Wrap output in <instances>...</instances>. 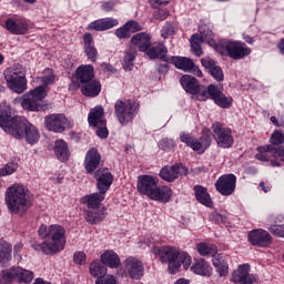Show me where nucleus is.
<instances>
[{"label": "nucleus", "instance_id": "62", "mask_svg": "<svg viewBox=\"0 0 284 284\" xmlns=\"http://www.w3.org/2000/svg\"><path fill=\"white\" fill-rule=\"evenodd\" d=\"M191 72L192 74H194V77H199V79H202L203 77V71H201V69L196 64H194V62H193V68L191 69Z\"/></svg>", "mask_w": 284, "mask_h": 284}, {"label": "nucleus", "instance_id": "55", "mask_svg": "<svg viewBox=\"0 0 284 284\" xmlns=\"http://www.w3.org/2000/svg\"><path fill=\"white\" fill-rule=\"evenodd\" d=\"M115 37H118V39H130L131 33L128 27L124 24L123 27L115 30Z\"/></svg>", "mask_w": 284, "mask_h": 284}, {"label": "nucleus", "instance_id": "27", "mask_svg": "<svg viewBox=\"0 0 284 284\" xmlns=\"http://www.w3.org/2000/svg\"><path fill=\"white\" fill-rule=\"evenodd\" d=\"M258 153H256L255 159H257V161H271V164L276 168L278 165H281V163L272 160V159H276V148H274L273 145H267V146H260L257 148Z\"/></svg>", "mask_w": 284, "mask_h": 284}, {"label": "nucleus", "instance_id": "29", "mask_svg": "<svg viewBox=\"0 0 284 284\" xmlns=\"http://www.w3.org/2000/svg\"><path fill=\"white\" fill-rule=\"evenodd\" d=\"M201 63L203 68H205V70L210 72L213 79H215V81H223L224 79L223 70H221V67L216 65V62L212 58L210 57L203 58L201 60Z\"/></svg>", "mask_w": 284, "mask_h": 284}, {"label": "nucleus", "instance_id": "15", "mask_svg": "<svg viewBox=\"0 0 284 284\" xmlns=\"http://www.w3.org/2000/svg\"><path fill=\"white\" fill-rule=\"evenodd\" d=\"M17 119H23L21 116H12V108L6 103L0 104V128L7 133L11 134V130H14L17 125Z\"/></svg>", "mask_w": 284, "mask_h": 284}, {"label": "nucleus", "instance_id": "39", "mask_svg": "<svg viewBox=\"0 0 284 284\" xmlns=\"http://www.w3.org/2000/svg\"><path fill=\"white\" fill-rule=\"evenodd\" d=\"M105 209H89L85 214V221L91 225H97V223H101L105 219Z\"/></svg>", "mask_w": 284, "mask_h": 284}, {"label": "nucleus", "instance_id": "33", "mask_svg": "<svg viewBox=\"0 0 284 284\" xmlns=\"http://www.w3.org/2000/svg\"><path fill=\"white\" fill-rule=\"evenodd\" d=\"M202 36L193 34L191 37V51L195 57H201L203 54V48L201 47V43H203V39L206 37H212V31H209L207 34L200 30Z\"/></svg>", "mask_w": 284, "mask_h": 284}, {"label": "nucleus", "instance_id": "13", "mask_svg": "<svg viewBox=\"0 0 284 284\" xmlns=\"http://www.w3.org/2000/svg\"><path fill=\"white\" fill-rule=\"evenodd\" d=\"M180 139L182 143H185L193 152H199V154H203L212 145L210 134H203L201 138L194 139L190 134L182 133Z\"/></svg>", "mask_w": 284, "mask_h": 284}, {"label": "nucleus", "instance_id": "56", "mask_svg": "<svg viewBox=\"0 0 284 284\" xmlns=\"http://www.w3.org/2000/svg\"><path fill=\"white\" fill-rule=\"evenodd\" d=\"M95 128H98L97 135L100 139H108V135L110 134L108 132V122H104V125H97Z\"/></svg>", "mask_w": 284, "mask_h": 284}, {"label": "nucleus", "instance_id": "14", "mask_svg": "<svg viewBox=\"0 0 284 284\" xmlns=\"http://www.w3.org/2000/svg\"><path fill=\"white\" fill-rule=\"evenodd\" d=\"M215 190L222 196H232L236 190V175L232 173L221 175L215 182Z\"/></svg>", "mask_w": 284, "mask_h": 284}, {"label": "nucleus", "instance_id": "38", "mask_svg": "<svg viewBox=\"0 0 284 284\" xmlns=\"http://www.w3.org/2000/svg\"><path fill=\"white\" fill-rule=\"evenodd\" d=\"M101 262L106 267H111V270H115V267H119L121 265V258L119 257V254H116L114 251H105L101 255Z\"/></svg>", "mask_w": 284, "mask_h": 284}, {"label": "nucleus", "instance_id": "22", "mask_svg": "<svg viewBox=\"0 0 284 284\" xmlns=\"http://www.w3.org/2000/svg\"><path fill=\"white\" fill-rule=\"evenodd\" d=\"M99 165H101V153L97 148H91L84 158V169L87 174H94L97 170H99Z\"/></svg>", "mask_w": 284, "mask_h": 284}, {"label": "nucleus", "instance_id": "41", "mask_svg": "<svg viewBox=\"0 0 284 284\" xmlns=\"http://www.w3.org/2000/svg\"><path fill=\"white\" fill-rule=\"evenodd\" d=\"M89 270L91 276H93L94 278H103V276L108 274V267H105L103 262L99 260H94L90 264Z\"/></svg>", "mask_w": 284, "mask_h": 284}, {"label": "nucleus", "instance_id": "50", "mask_svg": "<svg viewBox=\"0 0 284 284\" xmlns=\"http://www.w3.org/2000/svg\"><path fill=\"white\" fill-rule=\"evenodd\" d=\"M124 26L129 30L130 34H134V32H141L142 30L141 24H139V22L134 20L128 21L126 23H124Z\"/></svg>", "mask_w": 284, "mask_h": 284}, {"label": "nucleus", "instance_id": "26", "mask_svg": "<svg viewBox=\"0 0 284 284\" xmlns=\"http://www.w3.org/2000/svg\"><path fill=\"white\" fill-rule=\"evenodd\" d=\"M83 45L84 54L88 57L89 61H91V63H97L99 51L97 50V47H94V38H92V33H84Z\"/></svg>", "mask_w": 284, "mask_h": 284}, {"label": "nucleus", "instance_id": "10", "mask_svg": "<svg viewBox=\"0 0 284 284\" xmlns=\"http://www.w3.org/2000/svg\"><path fill=\"white\" fill-rule=\"evenodd\" d=\"M207 99H211L214 101L215 105H219V108H223L224 110L232 108L234 101L232 97H226V94L223 93V90L214 84L206 87V90L202 91L199 95V101H207Z\"/></svg>", "mask_w": 284, "mask_h": 284}, {"label": "nucleus", "instance_id": "4", "mask_svg": "<svg viewBox=\"0 0 284 284\" xmlns=\"http://www.w3.org/2000/svg\"><path fill=\"white\" fill-rule=\"evenodd\" d=\"M138 192L161 203H170L172 199V189L169 186H159V180L152 175L138 176Z\"/></svg>", "mask_w": 284, "mask_h": 284}, {"label": "nucleus", "instance_id": "7", "mask_svg": "<svg viewBox=\"0 0 284 284\" xmlns=\"http://www.w3.org/2000/svg\"><path fill=\"white\" fill-rule=\"evenodd\" d=\"M4 81L11 92L23 94L28 90V80L26 79V69L21 64H14L3 71Z\"/></svg>", "mask_w": 284, "mask_h": 284}, {"label": "nucleus", "instance_id": "34", "mask_svg": "<svg viewBox=\"0 0 284 284\" xmlns=\"http://www.w3.org/2000/svg\"><path fill=\"white\" fill-rule=\"evenodd\" d=\"M103 114H105V112L103 111L102 106H95L91 109L88 116L89 125L91 128H97V125H104L106 122L103 118Z\"/></svg>", "mask_w": 284, "mask_h": 284}, {"label": "nucleus", "instance_id": "11", "mask_svg": "<svg viewBox=\"0 0 284 284\" xmlns=\"http://www.w3.org/2000/svg\"><path fill=\"white\" fill-rule=\"evenodd\" d=\"M14 278H18V283H32L34 281V273L19 266L3 270L0 273V284H10Z\"/></svg>", "mask_w": 284, "mask_h": 284}, {"label": "nucleus", "instance_id": "61", "mask_svg": "<svg viewBox=\"0 0 284 284\" xmlns=\"http://www.w3.org/2000/svg\"><path fill=\"white\" fill-rule=\"evenodd\" d=\"M170 0H150L152 8H161V6H168Z\"/></svg>", "mask_w": 284, "mask_h": 284}, {"label": "nucleus", "instance_id": "19", "mask_svg": "<svg viewBox=\"0 0 284 284\" xmlns=\"http://www.w3.org/2000/svg\"><path fill=\"white\" fill-rule=\"evenodd\" d=\"M247 239L248 243L255 247H270V245H272V235L262 229L251 231Z\"/></svg>", "mask_w": 284, "mask_h": 284}, {"label": "nucleus", "instance_id": "63", "mask_svg": "<svg viewBox=\"0 0 284 284\" xmlns=\"http://www.w3.org/2000/svg\"><path fill=\"white\" fill-rule=\"evenodd\" d=\"M276 159H281V161H284V146L276 148Z\"/></svg>", "mask_w": 284, "mask_h": 284}, {"label": "nucleus", "instance_id": "37", "mask_svg": "<svg viewBox=\"0 0 284 284\" xmlns=\"http://www.w3.org/2000/svg\"><path fill=\"white\" fill-rule=\"evenodd\" d=\"M194 193L196 201L202 205H205V207H212V205H214V202H212V197H210V193H207V189H205L204 186L195 185Z\"/></svg>", "mask_w": 284, "mask_h": 284}, {"label": "nucleus", "instance_id": "40", "mask_svg": "<svg viewBox=\"0 0 284 284\" xmlns=\"http://www.w3.org/2000/svg\"><path fill=\"white\" fill-rule=\"evenodd\" d=\"M54 152L59 161L65 162L70 159V149L68 148V143L63 140L55 141Z\"/></svg>", "mask_w": 284, "mask_h": 284}, {"label": "nucleus", "instance_id": "12", "mask_svg": "<svg viewBox=\"0 0 284 284\" xmlns=\"http://www.w3.org/2000/svg\"><path fill=\"white\" fill-rule=\"evenodd\" d=\"M213 139L217 144V148H232L234 145V136L232 135V129L223 125L221 122L212 124Z\"/></svg>", "mask_w": 284, "mask_h": 284}, {"label": "nucleus", "instance_id": "47", "mask_svg": "<svg viewBox=\"0 0 284 284\" xmlns=\"http://www.w3.org/2000/svg\"><path fill=\"white\" fill-rule=\"evenodd\" d=\"M19 168V164L14 162H9L4 165L3 169H0V176H10V174H14Z\"/></svg>", "mask_w": 284, "mask_h": 284}, {"label": "nucleus", "instance_id": "18", "mask_svg": "<svg viewBox=\"0 0 284 284\" xmlns=\"http://www.w3.org/2000/svg\"><path fill=\"white\" fill-rule=\"evenodd\" d=\"M94 179L97 180V189L99 192L106 194L114 181V175H112L109 169L103 168L94 172Z\"/></svg>", "mask_w": 284, "mask_h": 284}, {"label": "nucleus", "instance_id": "57", "mask_svg": "<svg viewBox=\"0 0 284 284\" xmlns=\"http://www.w3.org/2000/svg\"><path fill=\"white\" fill-rule=\"evenodd\" d=\"M114 8H116V2L114 0H109V1L102 2L101 4V10L103 12H112Z\"/></svg>", "mask_w": 284, "mask_h": 284}, {"label": "nucleus", "instance_id": "44", "mask_svg": "<svg viewBox=\"0 0 284 284\" xmlns=\"http://www.w3.org/2000/svg\"><path fill=\"white\" fill-rule=\"evenodd\" d=\"M12 261V244L6 240H0V263L6 264Z\"/></svg>", "mask_w": 284, "mask_h": 284}, {"label": "nucleus", "instance_id": "24", "mask_svg": "<svg viewBox=\"0 0 284 284\" xmlns=\"http://www.w3.org/2000/svg\"><path fill=\"white\" fill-rule=\"evenodd\" d=\"M75 79L80 85L94 81V67L92 64H82L75 70Z\"/></svg>", "mask_w": 284, "mask_h": 284}, {"label": "nucleus", "instance_id": "45", "mask_svg": "<svg viewBox=\"0 0 284 284\" xmlns=\"http://www.w3.org/2000/svg\"><path fill=\"white\" fill-rule=\"evenodd\" d=\"M134 59H136V49L130 47L124 52V59H123V68L126 71H132V68H134Z\"/></svg>", "mask_w": 284, "mask_h": 284}, {"label": "nucleus", "instance_id": "51", "mask_svg": "<svg viewBox=\"0 0 284 284\" xmlns=\"http://www.w3.org/2000/svg\"><path fill=\"white\" fill-rule=\"evenodd\" d=\"M268 230L274 234V236H280L281 239L284 237V224H272Z\"/></svg>", "mask_w": 284, "mask_h": 284}, {"label": "nucleus", "instance_id": "43", "mask_svg": "<svg viewBox=\"0 0 284 284\" xmlns=\"http://www.w3.org/2000/svg\"><path fill=\"white\" fill-rule=\"evenodd\" d=\"M196 252L200 254V256H216V253L219 252V248H216V245L214 244H207L205 242H200L195 245Z\"/></svg>", "mask_w": 284, "mask_h": 284}, {"label": "nucleus", "instance_id": "53", "mask_svg": "<svg viewBox=\"0 0 284 284\" xmlns=\"http://www.w3.org/2000/svg\"><path fill=\"white\" fill-rule=\"evenodd\" d=\"M159 148L160 150H164V152H168V150H172V148H174V141L168 138H164L160 140Z\"/></svg>", "mask_w": 284, "mask_h": 284}, {"label": "nucleus", "instance_id": "21", "mask_svg": "<svg viewBox=\"0 0 284 284\" xmlns=\"http://www.w3.org/2000/svg\"><path fill=\"white\" fill-rule=\"evenodd\" d=\"M125 271L130 278L140 281V278H143V274H145V266H143V262H141V260L136 257H129L125 261Z\"/></svg>", "mask_w": 284, "mask_h": 284}, {"label": "nucleus", "instance_id": "23", "mask_svg": "<svg viewBox=\"0 0 284 284\" xmlns=\"http://www.w3.org/2000/svg\"><path fill=\"white\" fill-rule=\"evenodd\" d=\"M119 26V20L114 18H101L91 22L87 30H95V32H105V30H112Z\"/></svg>", "mask_w": 284, "mask_h": 284}, {"label": "nucleus", "instance_id": "60", "mask_svg": "<svg viewBox=\"0 0 284 284\" xmlns=\"http://www.w3.org/2000/svg\"><path fill=\"white\" fill-rule=\"evenodd\" d=\"M156 70L161 77H165L170 72V65L168 63H160L156 65Z\"/></svg>", "mask_w": 284, "mask_h": 284}, {"label": "nucleus", "instance_id": "35", "mask_svg": "<svg viewBox=\"0 0 284 284\" xmlns=\"http://www.w3.org/2000/svg\"><path fill=\"white\" fill-rule=\"evenodd\" d=\"M170 62L173 63L178 70H182L183 72H192V68H194V61L185 57L173 55Z\"/></svg>", "mask_w": 284, "mask_h": 284}, {"label": "nucleus", "instance_id": "17", "mask_svg": "<svg viewBox=\"0 0 284 284\" xmlns=\"http://www.w3.org/2000/svg\"><path fill=\"white\" fill-rule=\"evenodd\" d=\"M258 277L250 274V264H242L232 273L231 283L254 284Z\"/></svg>", "mask_w": 284, "mask_h": 284}, {"label": "nucleus", "instance_id": "3", "mask_svg": "<svg viewBox=\"0 0 284 284\" xmlns=\"http://www.w3.org/2000/svg\"><path fill=\"white\" fill-rule=\"evenodd\" d=\"M4 203L9 214L26 216L32 207L30 191L21 184L10 185L4 193Z\"/></svg>", "mask_w": 284, "mask_h": 284}, {"label": "nucleus", "instance_id": "25", "mask_svg": "<svg viewBox=\"0 0 284 284\" xmlns=\"http://www.w3.org/2000/svg\"><path fill=\"white\" fill-rule=\"evenodd\" d=\"M6 29L8 30V32H10L11 34H27L28 33V21L23 20V19H12L9 18L6 21Z\"/></svg>", "mask_w": 284, "mask_h": 284}, {"label": "nucleus", "instance_id": "6", "mask_svg": "<svg viewBox=\"0 0 284 284\" xmlns=\"http://www.w3.org/2000/svg\"><path fill=\"white\" fill-rule=\"evenodd\" d=\"M215 50L222 57H230L234 61H241L252 54V49L243 41L222 40L215 44Z\"/></svg>", "mask_w": 284, "mask_h": 284}, {"label": "nucleus", "instance_id": "28", "mask_svg": "<svg viewBox=\"0 0 284 284\" xmlns=\"http://www.w3.org/2000/svg\"><path fill=\"white\" fill-rule=\"evenodd\" d=\"M145 52L149 59H160L161 61H164V63L170 62V59L168 58V47L161 42L149 47Z\"/></svg>", "mask_w": 284, "mask_h": 284}, {"label": "nucleus", "instance_id": "48", "mask_svg": "<svg viewBox=\"0 0 284 284\" xmlns=\"http://www.w3.org/2000/svg\"><path fill=\"white\" fill-rule=\"evenodd\" d=\"M272 145H283L284 143V133L282 131H275L271 135Z\"/></svg>", "mask_w": 284, "mask_h": 284}, {"label": "nucleus", "instance_id": "1", "mask_svg": "<svg viewBox=\"0 0 284 284\" xmlns=\"http://www.w3.org/2000/svg\"><path fill=\"white\" fill-rule=\"evenodd\" d=\"M153 254L159 256L161 263L168 264L169 273L176 274L181 270V265L185 271L190 270L197 276H212V266L204 258L194 260L192 264V256L187 252L180 251L176 246H154Z\"/></svg>", "mask_w": 284, "mask_h": 284}, {"label": "nucleus", "instance_id": "32", "mask_svg": "<svg viewBox=\"0 0 284 284\" xmlns=\"http://www.w3.org/2000/svg\"><path fill=\"white\" fill-rule=\"evenodd\" d=\"M105 199V193L99 191V193H93L85 195L81 199V203L87 204L89 210H94L101 207V202Z\"/></svg>", "mask_w": 284, "mask_h": 284}, {"label": "nucleus", "instance_id": "58", "mask_svg": "<svg viewBox=\"0 0 284 284\" xmlns=\"http://www.w3.org/2000/svg\"><path fill=\"white\" fill-rule=\"evenodd\" d=\"M85 254L83 252H75L73 254V261L77 265H85Z\"/></svg>", "mask_w": 284, "mask_h": 284}, {"label": "nucleus", "instance_id": "36", "mask_svg": "<svg viewBox=\"0 0 284 284\" xmlns=\"http://www.w3.org/2000/svg\"><path fill=\"white\" fill-rule=\"evenodd\" d=\"M81 92L84 97H99V94H101V82L97 80L84 82V84L81 85Z\"/></svg>", "mask_w": 284, "mask_h": 284}, {"label": "nucleus", "instance_id": "30", "mask_svg": "<svg viewBox=\"0 0 284 284\" xmlns=\"http://www.w3.org/2000/svg\"><path fill=\"white\" fill-rule=\"evenodd\" d=\"M131 43L140 52H145L152 45V38L145 32H140L131 38Z\"/></svg>", "mask_w": 284, "mask_h": 284}, {"label": "nucleus", "instance_id": "8", "mask_svg": "<svg viewBox=\"0 0 284 284\" xmlns=\"http://www.w3.org/2000/svg\"><path fill=\"white\" fill-rule=\"evenodd\" d=\"M14 130H11L10 135L13 139H26L27 143L30 145H34V143H39L40 134L39 130L34 128V125L30 124L26 118L16 119Z\"/></svg>", "mask_w": 284, "mask_h": 284}, {"label": "nucleus", "instance_id": "64", "mask_svg": "<svg viewBox=\"0 0 284 284\" xmlns=\"http://www.w3.org/2000/svg\"><path fill=\"white\" fill-rule=\"evenodd\" d=\"M243 40L245 41V43H248V45L254 44V38L247 34H243Z\"/></svg>", "mask_w": 284, "mask_h": 284}, {"label": "nucleus", "instance_id": "31", "mask_svg": "<svg viewBox=\"0 0 284 284\" xmlns=\"http://www.w3.org/2000/svg\"><path fill=\"white\" fill-rule=\"evenodd\" d=\"M180 174H181V165L179 164H174L172 166H164L160 171V178L163 181H166L168 183H173V181H176Z\"/></svg>", "mask_w": 284, "mask_h": 284}, {"label": "nucleus", "instance_id": "52", "mask_svg": "<svg viewBox=\"0 0 284 284\" xmlns=\"http://www.w3.org/2000/svg\"><path fill=\"white\" fill-rule=\"evenodd\" d=\"M172 34H174V26H172L171 22H166L161 30V37H163V39H168L172 37Z\"/></svg>", "mask_w": 284, "mask_h": 284}, {"label": "nucleus", "instance_id": "59", "mask_svg": "<svg viewBox=\"0 0 284 284\" xmlns=\"http://www.w3.org/2000/svg\"><path fill=\"white\" fill-rule=\"evenodd\" d=\"M95 284H116V277L106 275V278H97Z\"/></svg>", "mask_w": 284, "mask_h": 284}, {"label": "nucleus", "instance_id": "46", "mask_svg": "<svg viewBox=\"0 0 284 284\" xmlns=\"http://www.w3.org/2000/svg\"><path fill=\"white\" fill-rule=\"evenodd\" d=\"M43 74V77H39L37 79L42 82L40 88H44L45 90L48 85H52V83H54V71H52V69H45Z\"/></svg>", "mask_w": 284, "mask_h": 284}, {"label": "nucleus", "instance_id": "20", "mask_svg": "<svg viewBox=\"0 0 284 284\" xmlns=\"http://www.w3.org/2000/svg\"><path fill=\"white\" fill-rule=\"evenodd\" d=\"M65 123H68V119L64 114H50L44 118V124L49 132H65Z\"/></svg>", "mask_w": 284, "mask_h": 284}, {"label": "nucleus", "instance_id": "42", "mask_svg": "<svg viewBox=\"0 0 284 284\" xmlns=\"http://www.w3.org/2000/svg\"><path fill=\"white\" fill-rule=\"evenodd\" d=\"M212 263L220 276H227V274H230V265L225 258H223V255H215L212 260Z\"/></svg>", "mask_w": 284, "mask_h": 284}, {"label": "nucleus", "instance_id": "5", "mask_svg": "<svg viewBox=\"0 0 284 284\" xmlns=\"http://www.w3.org/2000/svg\"><path fill=\"white\" fill-rule=\"evenodd\" d=\"M45 97H48L45 87H38L29 93L20 98H16L13 103H20L21 108H23V110H28V112H45L48 109V104L43 102Z\"/></svg>", "mask_w": 284, "mask_h": 284}, {"label": "nucleus", "instance_id": "54", "mask_svg": "<svg viewBox=\"0 0 284 284\" xmlns=\"http://www.w3.org/2000/svg\"><path fill=\"white\" fill-rule=\"evenodd\" d=\"M210 221L216 223V225H221V223H225V221H227V217L225 215H221L219 212H212L210 214Z\"/></svg>", "mask_w": 284, "mask_h": 284}, {"label": "nucleus", "instance_id": "2", "mask_svg": "<svg viewBox=\"0 0 284 284\" xmlns=\"http://www.w3.org/2000/svg\"><path fill=\"white\" fill-rule=\"evenodd\" d=\"M38 234L43 242H36L32 244L36 252H42L45 256H54V254H59V252H63L65 250V243L68 240L65 237V229L62 225L42 224L38 229Z\"/></svg>", "mask_w": 284, "mask_h": 284}, {"label": "nucleus", "instance_id": "49", "mask_svg": "<svg viewBox=\"0 0 284 284\" xmlns=\"http://www.w3.org/2000/svg\"><path fill=\"white\" fill-rule=\"evenodd\" d=\"M170 17V11L166 9H158L155 12H153V19L155 21H165Z\"/></svg>", "mask_w": 284, "mask_h": 284}, {"label": "nucleus", "instance_id": "16", "mask_svg": "<svg viewBox=\"0 0 284 284\" xmlns=\"http://www.w3.org/2000/svg\"><path fill=\"white\" fill-rule=\"evenodd\" d=\"M180 83L183 90H185V92H187L189 94H192L193 99H195L196 101H199V97H201V93L204 90H207V87L205 88L199 84V80H196V78L187 74L182 75V78L180 79Z\"/></svg>", "mask_w": 284, "mask_h": 284}, {"label": "nucleus", "instance_id": "9", "mask_svg": "<svg viewBox=\"0 0 284 284\" xmlns=\"http://www.w3.org/2000/svg\"><path fill=\"white\" fill-rule=\"evenodd\" d=\"M139 112V105L131 100H118L114 103V114L120 125H129L134 121Z\"/></svg>", "mask_w": 284, "mask_h": 284}]
</instances>
